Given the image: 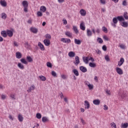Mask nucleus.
<instances>
[{"instance_id":"f257e3e1","label":"nucleus","mask_w":128,"mask_h":128,"mask_svg":"<svg viewBox=\"0 0 128 128\" xmlns=\"http://www.w3.org/2000/svg\"><path fill=\"white\" fill-rule=\"evenodd\" d=\"M116 72L117 74H118L121 75V74H124V72L122 71V68L118 67L116 68Z\"/></svg>"},{"instance_id":"f03ea898","label":"nucleus","mask_w":128,"mask_h":128,"mask_svg":"<svg viewBox=\"0 0 128 128\" xmlns=\"http://www.w3.org/2000/svg\"><path fill=\"white\" fill-rule=\"evenodd\" d=\"M30 30L32 32H33V34H38V30L34 27H31Z\"/></svg>"},{"instance_id":"7ed1b4c3","label":"nucleus","mask_w":128,"mask_h":128,"mask_svg":"<svg viewBox=\"0 0 128 128\" xmlns=\"http://www.w3.org/2000/svg\"><path fill=\"white\" fill-rule=\"evenodd\" d=\"M75 60L76 62H74V64L76 66H78V64L80 62V58L78 57V56H76L75 57Z\"/></svg>"},{"instance_id":"20e7f679","label":"nucleus","mask_w":128,"mask_h":128,"mask_svg":"<svg viewBox=\"0 0 128 128\" xmlns=\"http://www.w3.org/2000/svg\"><path fill=\"white\" fill-rule=\"evenodd\" d=\"M44 43L46 46H48L50 44V41L48 39H45L44 40Z\"/></svg>"},{"instance_id":"39448f33","label":"nucleus","mask_w":128,"mask_h":128,"mask_svg":"<svg viewBox=\"0 0 128 128\" xmlns=\"http://www.w3.org/2000/svg\"><path fill=\"white\" fill-rule=\"evenodd\" d=\"M6 32H7L8 36H10V38H12V36H14V32H12V30H6Z\"/></svg>"},{"instance_id":"423d86ee","label":"nucleus","mask_w":128,"mask_h":128,"mask_svg":"<svg viewBox=\"0 0 128 128\" xmlns=\"http://www.w3.org/2000/svg\"><path fill=\"white\" fill-rule=\"evenodd\" d=\"M80 70H81V72H88V69H86V68L84 66H80Z\"/></svg>"},{"instance_id":"0eeeda50","label":"nucleus","mask_w":128,"mask_h":128,"mask_svg":"<svg viewBox=\"0 0 128 128\" xmlns=\"http://www.w3.org/2000/svg\"><path fill=\"white\" fill-rule=\"evenodd\" d=\"M85 106V108H86L87 110H88L90 108V102H88V101L85 100L84 101V104Z\"/></svg>"},{"instance_id":"6e6552de","label":"nucleus","mask_w":128,"mask_h":128,"mask_svg":"<svg viewBox=\"0 0 128 128\" xmlns=\"http://www.w3.org/2000/svg\"><path fill=\"white\" fill-rule=\"evenodd\" d=\"M34 90H36V86H34V85H32L30 86V88H28L27 92H32V91Z\"/></svg>"},{"instance_id":"1a4fd4ad","label":"nucleus","mask_w":128,"mask_h":128,"mask_svg":"<svg viewBox=\"0 0 128 128\" xmlns=\"http://www.w3.org/2000/svg\"><path fill=\"white\" fill-rule=\"evenodd\" d=\"M124 62V59L123 58L120 59V60L118 62V66H122V64Z\"/></svg>"},{"instance_id":"9d476101","label":"nucleus","mask_w":128,"mask_h":128,"mask_svg":"<svg viewBox=\"0 0 128 128\" xmlns=\"http://www.w3.org/2000/svg\"><path fill=\"white\" fill-rule=\"evenodd\" d=\"M93 104L96 106H98L100 104V100L98 99L94 100H93Z\"/></svg>"},{"instance_id":"9b49d317","label":"nucleus","mask_w":128,"mask_h":128,"mask_svg":"<svg viewBox=\"0 0 128 128\" xmlns=\"http://www.w3.org/2000/svg\"><path fill=\"white\" fill-rule=\"evenodd\" d=\"M80 28L82 30H86V26H84V22L80 23Z\"/></svg>"},{"instance_id":"f8f14e48","label":"nucleus","mask_w":128,"mask_h":128,"mask_svg":"<svg viewBox=\"0 0 128 128\" xmlns=\"http://www.w3.org/2000/svg\"><path fill=\"white\" fill-rule=\"evenodd\" d=\"M68 56L70 58H74L76 56V53L74 52H68Z\"/></svg>"},{"instance_id":"ddd939ff","label":"nucleus","mask_w":128,"mask_h":128,"mask_svg":"<svg viewBox=\"0 0 128 128\" xmlns=\"http://www.w3.org/2000/svg\"><path fill=\"white\" fill-rule=\"evenodd\" d=\"M22 4L24 8H28V3L26 0L23 1L22 2Z\"/></svg>"},{"instance_id":"4468645a","label":"nucleus","mask_w":128,"mask_h":128,"mask_svg":"<svg viewBox=\"0 0 128 128\" xmlns=\"http://www.w3.org/2000/svg\"><path fill=\"white\" fill-rule=\"evenodd\" d=\"M38 46H39L41 50H44V45H42V44H41L40 42H39L38 43Z\"/></svg>"},{"instance_id":"2eb2a0df","label":"nucleus","mask_w":128,"mask_h":128,"mask_svg":"<svg viewBox=\"0 0 128 128\" xmlns=\"http://www.w3.org/2000/svg\"><path fill=\"white\" fill-rule=\"evenodd\" d=\"M72 72H74V74L76 76H80V74L78 73V71L76 69H74L72 70Z\"/></svg>"},{"instance_id":"dca6fc26","label":"nucleus","mask_w":128,"mask_h":128,"mask_svg":"<svg viewBox=\"0 0 128 128\" xmlns=\"http://www.w3.org/2000/svg\"><path fill=\"white\" fill-rule=\"evenodd\" d=\"M81 16H86V10H84V9H82L80 12Z\"/></svg>"},{"instance_id":"f3484780","label":"nucleus","mask_w":128,"mask_h":128,"mask_svg":"<svg viewBox=\"0 0 128 128\" xmlns=\"http://www.w3.org/2000/svg\"><path fill=\"white\" fill-rule=\"evenodd\" d=\"M22 53H20V52H16V58H18V60H20V58H22Z\"/></svg>"},{"instance_id":"a211bd4d","label":"nucleus","mask_w":128,"mask_h":128,"mask_svg":"<svg viewBox=\"0 0 128 128\" xmlns=\"http://www.w3.org/2000/svg\"><path fill=\"white\" fill-rule=\"evenodd\" d=\"M65 34L68 36V38H72V33L70 32H66Z\"/></svg>"},{"instance_id":"6ab92c4d","label":"nucleus","mask_w":128,"mask_h":128,"mask_svg":"<svg viewBox=\"0 0 128 128\" xmlns=\"http://www.w3.org/2000/svg\"><path fill=\"white\" fill-rule=\"evenodd\" d=\"M18 66L20 70H24V66L22 64V63H18Z\"/></svg>"},{"instance_id":"aec40b11","label":"nucleus","mask_w":128,"mask_h":128,"mask_svg":"<svg viewBox=\"0 0 128 128\" xmlns=\"http://www.w3.org/2000/svg\"><path fill=\"white\" fill-rule=\"evenodd\" d=\"M88 57H83V61L86 64H88Z\"/></svg>"},{"instance_id":"412c9836","label":"nucleus","mask_w":128,"mask_h":128,"mask_svg":"<svg viewBox=\"0 0 128 128\" xmlns=\"http://www.w3.org/2000/svg\"><path fill=\"white\" fill-rule=\"evenodd\" d=\"M74 42L76 44L80 45V44H82V41L78 39H74Z\"/></svg>"},{"instance_id":"4be33fe9","label":"nucleus","mask_w":128,"mask_h":128,"mask_svg":"<svg viewBox=\"0 0 128 128\" xmlns=\"http://www.w3.org/2000/svg\"><path fill=\"white\" fill-rule=\"evenodd\" d=\"M1 34L3 38H6L7 34H6V32L5 30H3L1 32Z\"/></svg>"},{"instance_id":"5701e85b","label":"nucleus","mask_w":128,"mask_h":128,"mask_svg":"<svg viewBox=\"0 0 128 128\" xmlns=\"http://www.w3.org/2000/svg\"><path fill=\"white\" fill-rule=\"evenodd\" d=\"M87 36H92V32L90 29L87 30Z\"/></svg>"},{"instance_id":"b1692460","label":"nucleus","mask_w":128,"mask_h":128,"mask_svg":"<svg viewBox=\"0 0 128 128\" xmlns=\"http://www.w3.org/2000/svg\"><path fill=\"white\" fill-rule=\"evenodd\" d=\"M0 4L2 6H6V2L5 0H0Z\"/></svg>"},{"instance_id":"393cba45","label":"nucleus","mask_w":128,"mask_h":128,"mask_svg":"<svg viewBox=\"0 0 128 128\" xmlns=\"http://www.w3.org/2000/svg\"><path fill=\"white\" fill-rule=\"evenodd\" d=\"M18 120L20 122H22V120H24V117H22V114H20L18 116Z\"/></svg>"},{"instance_id":"a878e982","label":"nucleus","mask_w":128,"mask_h":128,"mask_svg":"<svg viewBox=\"0 0 128 128\" xmlns=\"http://www.w3.org/2000/svg\"><path fill=\"white\" fill-rule=\"evenodd\" d=\"M73 30L75 34H78V27L76 26H73Z\"/></svg>"},{"instance_id":"bb28decb","label":"nucleus","mask_w":128,"mask_h":128,"mask_svg":"<svg viewBox=\"0 0 128 128\" xmlns=\"http://www.w3.org/2000/svg\"><path fill=\"white\" fill-rule=\"evenodd\" d=\"M39 78L40 80H42V82H46V78L44 76H39Z\"/></svg>"},{"instance_id":"cd10ccee","label":"nucleus","mask_w":128,"mask_h":128,"mask_svg":"<svg viewBox=\"0 0 128 128\" xmlns=\"http://www.w3.org/2000/svg\"><path fill=\"white\" fill-rule=\"evenodd\" d=\"M128 126V123H122L121 124V128H127Z\"/></svg>"},{"instance_id":"c85d7f7f","label":"nucleus","mask_w":128,"mask_h":128,"mask_svg":"<svg viewBox=\"0 0 128 128\" xmlns=\"http://www.w3.org/2000/svg\"><path fill=\"white\" fill-rule=\"evenodd\" d=\"M20 62H21L24 64H28V62L26 60L25 58L20 59Z\"/></svg>"},{"instance_id":"c756f323","label":"nucleus","mask_w":128,"mask_h":128,"mask_svg":"<svg viewBox=\"0 0 128 128\" xmlns=\"http://www.w3.org/2000/svg\"><path fill=\"white\" fill-rule=\"evenodd\" d=\"M40 10L42 12H44L46 10V8L44 6H42L40 8Z\"/></svg>"},{"instance_id":"7c9ffc66","label":"nucleus","mask_w":128,"mask_h":128,"mask_svg":"<svg viewBox=\"0 0 128 128\" xmlns=\"http://www.w3.org/2000/svg\"><path fill=\"white\" fill-rule=\"evenodd\" d=\"M117 18L119 22H122L124 20V18L122 16H117Z\"/></svg>"},{"instance_id":"2f4dec72","label":"nucleus","mask_w":128,"mask_h":128,"mask_svg":"<svg viewBox=\"0 0 128 128\" xmlns=\"http://www.w3.org/2000/svg\"><path fill=\"white\" fill-rule=\"evenodd\" d=\"M42 122H48V119L46 117L44 116L42 118Z\"/></svg>"},{"instance_id":"473e14b6","label":"nucleus","mask_w":128,"mask_h":128,"mask_svg":"<svg viewBox=\"0 0 128 128\" xmlns=\"http://www.w3.org/2000/svg\"><path fill=\"white\" fill-rule=\"evenodd\" d=\"M121 26H124V28H128V22H122V24H121Z\"/></svg>"},{"instance_id":"72a5a7b5","label":"nucleus","mask_w":128,"mask_h":128,"mask_svg":"<svg viewBox=\"0 0 128 128\" xmlns=\"http://www.w3.org/2000/svg\"><path fill=\"white\" fill-rule=\"evenodd\" d=\"M26 60L29 62H32V58L30 56H28L26 57Z\"/></svg>"},{"instance_id":"f704fd0d","label":"nucleus","mask_w":128,"mask_h":128,"mask_svg":"<svg viewBox=\"0 0 128 128\" xmlns=\"http://www.w3.org/2000/svg\"><path fill=\"white\" fill-rule=\"evenodd\" d=\"M126 96V92H124L123 94L120 95V97L122 99H124Z\"/></svg>"},{"instance_id":"c9c22d12","label":"nucleus","mask_w":128,"mask_h":128,"mask_svg":"<svg viewBox=\"0 0 128 128\" xmlns=\"http://www.w3.org/2000/svg\"><path fill=\"white\" fill-rule=\"evenodd\" d=\"M2 18L3 20H6V13L3 12L2 14Z\"/></svg>"},{"instance_id":"e433bc0d","label":"nucleus","mask_w":128,"mask_h":128,"mask_svg":"<svg viewBox=\"0 0 128 128\" xmlns=\"http://www.w3.org/2000/svg\"><path fill=\"white\" fill-rule=\"evenodd\" d=\"M89 66H90V68H96V64L92 62H90L89 64Z\"/></svg>"},{"instance_id":"4c0bfd02","label":"nucleus","mask_w":128,"mask_h":128,"mask_svg":"<svg viewBox=\"0 0 128 128\" xmlns=\"http://www.w3.org/2000/svg\"><path fill=\"white\" fill-rule=\"evenodd\" d=\"M118 17L114 18L112 19V22H113L114 24H118Z\"/></svg>"},{"instance_id":"58836bf2","label":"nucleus","mask_w":128,"mask_h":128,"mask_svg":"<svg viewBox=\"0 0 128 128\" xmlns=\"http://www.w3.org/2000/svg\"><path fill=\"white\" fill-rule=\"evenodd\" d=\"M97 41L98 42H99V44H102V42H104L102 39V38H98Z\"/></svg>"},{"instance_id":"ea45409f","label":"nucleus","mask_w":128,"mask_h":128,"mask_svg":"<svg viewBox=\"0 0 128 128\" xmlns=\"http://www.w3.org/2000/svg\"><path fill=\"white\" fill-rule=\"evenodd\" d=\"M36 117L38 119L42 118V114L40 113H37L36 114Z\"/></svg>"},{"instance_id":"a19ab883","label":"nucleus","mask_w":128,"mask_h":128,"mask_svg":"<svg viewBox=\"0 0 128 128\" xmlns=\"http://www.w3.org/2000/svg\"><path fill=\"white\" fill-rule=\"evenodd\" d=\"M102 32H106H106H108V28H106V26L102 27Z\"/></svg>"},{"instance_id":"79ce46f5","label":"nucleus","mask_w":128,"mask_h":128,"mask_svg":"<svg viewBox=\"0 0 128 128\" xmlns=\"http://www.w3.org/2000/svg\"><path fill=\"white\" fill-rule=\"evenodd\" d=\"M51 74L52 76H54V78H56V76H58V75H56V72L54 71H52Z\"/></svg>"},{"instance_id":"37998d69","label":"nucleus","mask_w":128,"mask_h":128,"mask_svg":"<svg viewBox=\"0 0 128 128\" xmlns=\"http://www.w3.org/2000/svg\"><path fill=\"white\" fill-rule=\"evenodd\" d=\"M110 124L112 128H116V123H114V122H112Z\"/></svg>"},{"instance_id":"c03bdc74","label":"nucleus","mask_w":128,"mask_h":128,"mask_svg":"<svg viewBox=\"0 0 128 128\" xmlns=\"http://www.w3.org/2000/svg\"><path fill=\"white\" fill-rule=\"evenodd\" d=\"M124 16V18H126V20H128V12H125Z\"/></svg>"},{"instance_id":"a18cd8bd","label":"nucleus","mask_w":128,"mask_h":128,"mask_svg":"<svg viewBox=\"0 0 128 128\" xmlns=\"http://www.w3.org/2000/svg\"><path fill=\"white\" fill-rule=\"evenodd\" d=\"M46 66L48 68H52V64L50 62L46 63Z\"/></svg>"},{"instance_id":"49530a36","label":"nucleus","mask_w":128,"mask_h":128,"mask_svg":"<svg viewBox=\"0 0 128 128\" xmlns=\"http://www.w3.org/2000/svg\"><path fill=\"white\" fill-rule=\"evenodd\" d=\"M10 97L12 100H16V94H10Z\"/></svg>"},{"instance_id":"de8ad7c7","label":"nucleus","mask_w":128,"mask_h":128,"mask_svg":"<svg viewBox=\"0 0 128 128\" xmlns=\"http://www.w3.org/2000/svg\"><path fill=\"white\" fill-rule=\"evenodd\" d=\"M122 6H128V3L126 2V0H124L122 2Z\"/></svg>"},{"instance_id":"09e8293b","label":"nucleus","mask_w":128,"mask_h":128,"mask_svg":"<svg viewBox=\"0 0 128 128\" xmlns=\"http://www.w3.org/2000/svg\"><path fill=\"white\" fill-rule=\"evenodd\" d=\"M37 15L38 16H42V13L40 11L37 12Z\"/></svg>"},{"instance_id":"8fccbe9b","label":"nucleus","mask_w":128,"mask_h":128,"mask_svg":"<svg viewBox=\"0 0 128 128\" xmlns=\"http://www.w3.org/2000/svg\"><path fill=\"white\" fill-rule=\"evenodd\" d=\"M120 48L122 50H124V48H126V46L122 44L120 45Z\"/></svg>"},{"instance_id":"3c124183","label":"nucleus","mask_w":128,"mask_h":128,"mask_svg":"<svg viewBox=\"0 0 128 128\" xmlns=\"http://www.w3.org/2000/svg\"><path fill=\"white\" fill-rule=\"evenodd\" d=\"M61 42H64L65 44H66V38H62L61 39Z\"/></svg>"},{"instance_id":"603ef678","label":"nucleus","mask_w":128,"mask_h":128,"mask_svg":"<svg viewBox=\"0 0 128 128\" xmlns=\"http://www.w3.org/2000/svg\"><path fill=\"white\" fill-rule=\"evenodd\" d=\"M105 60H106V62H110V57H108V56H105Z\"/></svg>"},{"instance_id":"864d4df0","label":"nucleus","mask_w":128,"mask_h":128,"mask_svg":"<svg viewBox=\"0 0 128 128\" xmlns=\"http://www.w3.org/2000/svg\"><path fill=\"white\" fill-rule=\"evenodd\" d=\"M46 38L50 39V38H52V36H50V34H47L46 35Z\"/></svg>"},{"instance_id":"5fc2aeb1","label":"nucleus","mask_w":128,"mask_h":128,"mask_svg":"<svg viewBox=\"0 0 128 128\" xmlns=\"http://www.w3.org/2000/svg\"><path fill=\"white\" fill-rule=\"evenodd\" d=\"M88 87L89 88L90 90H92L94 88V85L92 84H88Z\"/></svg>"},{"instance_id":"6e6d98bb","label":"nucleus","mask_w":128,"mask_h":128,"mask_svg":"<svg viewBox=\"0 0 128 128\" xmlns=\"http://www.w3.org/2000/svg\"><path fill=\"white\" fill-rule=\"evenodd\" d=\"M104 110H108V106L104 104Z\"/></svg>"},{"instance_id":"4d7b16f0","label":"nucleus","mask_w":128,"mask_h":128,"mask_svg":"<svg viewBox=\"0 0 128 128\" xmlns=\"http://www.w3.org/2000/svg\"><path fill=\"white\" fill-rule=\"evenodd\" d=\"M102 50H104V52L106 51V45L103 46L102 47Z\"/></svg>"},{"instance_id":"13d9d810","label":"nucleus","mask_w":128,"mask_h":128,"mask_svg":"<svg viewBox=\"0 0 128 128\" xmlns=\"http://www.w3.org/2000/svg\"><path fill=\"white\" fill-rule=\"evenodd\" d=\"M96 52L98 54H102V52L100 50L98 49L97 50H96Z\"/></svg>"},{"instance_id":"bf43d9fd","label":"nucleus","mask_w":128,"mask_h":128,"mask_svg":"<svg viewBox=\"0 0 128 128\" xmlns=\"http://www.w3.org/2000/svg\"><path fill=\"white\" fill-rule=\"evenodd\" d=\"M71 40L70 38H66V44H70Z\"/></svg>"},{"instance_id":"052dcab7","label":"nucleus","mask_w":128,"mask_h":128,"mask_svg":"<svg viewBox=\"0 0 128 128\" xmlns=\"http://www.w3.org/2000/svg\"><path fill=\"white\" fill-rule=\"evenodd\" d=\"M80 121H81V122L82 124L84 125L86 124V122H84V120L82 119V118H80Z\"/></svg>"},{"instance_id":"680f3d73","label":"nucleus","mask_w":128,"mask_h":128,"mask_svg":"<svg viewBox=\"0 0 128 128\" xmlns=\"http://www.w3.org/2000/svg\"><path fill=\"white\" fill-rule=\"evenodd\" d=\"M103 38L104 40H108V38L106 36H104Z\"/></svg>"},{"instance_id":"e2e57ef3","label":"nucleus","mask_w":128,"mask_h":128,"mask_svg":"<svg viewBox=\"0 0 128 128\" xmlns=\"http://www.w3.org/2000/svg\"><path fill=\"white\" fill-rule=\"evenodd\" d=\"M100 2L102 4H106V0H100Z\"/></svg>"},{"instance_id":"0e129e2a","label":"nucleus","mask_w":128,"mask_h":128,"mask_svg":"<svg viewBox=\"0 0 128 128\" xmlns=\"http://www.w3.org/2000/svg\"><path fill=\"white\" fill-rule=\"evenodd\" d=\"M61 78L63 79V80H66V75L64 74H62L61 76Z\"/></svg>"},{"instance_id":"69168bd1","label":"nucleus","mask_w":128,"mask_h":128,"mask_svg":"<svg viewBox=\"0 0 128 128\" xmlns=\"http://www.w3.org/2000/svg\"><path fill=\"white\" fill-rule=\"evenodd\" d=\"M1 98H2V100H5V98H6V96L4 95V94H2V95L1 96Z\"/></svg>"},{"instance_id":"338daca9","label":"nucleus","mask_w":128,"mask_h":128,"mask_svg":"<svg viewBox=\"0 0 128 128\" xmlns=\"http://www.w3.org/2000/svg\"><path fill=\"white\" fill-rule=\"evenodd\" d=\"M89 60H91V62H94V58H92V57H90L89 59Z\"/></svg>"},{"instance_id":"774afa93","label":"nucleus","mask_w":128,"mask_h":128,"mask_svg":"<svg viewBox=\"0 0 128 128\" xmlns=\"http://www.w3.org/2000/svg\"><path fill=\"white\" fill-rule=\"evenodd\" d=\"M24 12H28V7H24Z\"/></svg>"}]
</instances>
